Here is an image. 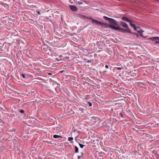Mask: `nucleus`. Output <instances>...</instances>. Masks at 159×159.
Instances as JSON below:
<instances>
[{"label": "nucleus", "mask_w": 159, "mask_h": 159, "mask_svg": "<svg viewBox=\"0 0 159 159\" xmlns=\"http://www.w3.org/2000/svg\"><path fill=\"white\" fill-rule=\"evenodd\" d=\"M118 25H116V30L118 31L119 32L124 33H130V32L131 30L129 29V27H128L127 28H125L126 29L121 28L119 27V23H118Z\"/></svg>", "instance_id": "nucleus-1"}, {"label": "nucleus", "mask_w": 159, "mask_h": 159, "mask_svg": "<svg viewBox=\"0 0 159 159\" xmlns=\"http://www.w3.org/2000/svg\"><path fill=\"white\" fill-rule=\"evenodd\" d=\"M103 18L106 20L108 21V22L110 24L114 25H118V23L119 22L116 21L115 19L108 17L106 16H103Z\"/></svg>", "instance_id": "nucleus-2"}, {"label": "nucleus", "mask_w": 159, "mask_h": 159, "mask_svg": "<svg viewBox=\"0 0 159 159\" xmlns=\"http://www.w3.org/2000/svg\"><path fill=\"white\" fill-rule=\"evenodd\" d=\"M91 19L92 22L95 23L96 25H100L102 27L104 28H105L106 23L102 22L101 21H98L97 20L94 19L93 18Z\"/></svg>", "instance_id": "nucleus-3"}, {"label": "nucleus", "mask_w": 159, "mask_h": 159, "mask_svg": "<svg viewBox=\"0 0 159 159\" xmlns=\"http://www.w3.org/2000/svg\"><path fill=\"white\" fill-rule=\"evenodd\" d=\"M99 120V118L97 117H92L90 120V123L92 125H94Z\"/></svg>", "instance_id": "nucleus-4"}, {"label": "nucleus", "mask_w": 159, "mask_h": 159, "mask_svg": "<svg viewBox=\"0 0 159 159\" xmlns=\"http://www.w3.org/2000/svg\"><path fill=\"white\" fill-rule=\"evenodd\" d=\"M116 26L112 24H109L106 23V26L105 28H110L111 29L114 30H116Z\"/></svg>", "instance_id": "nucleus-5"}, {"label": "nucleus", "mask_w": 159, "mask_h": 159, "mask_svg": "<svg viewBox=\"0 0 159 159\" xmlns=\"http://www.w3.org/2000/svg\"><path fill=\"white\" fill-rule=\"evenodd\" d=\"M69 7L70 9L74 11H77L78 10V9L77 7L73 5H70Z\"/></svg>", "instance_id": "nucleus-6"}, {"label": "nucleus", "mask_w": 159, "mask_h": 159, "mask_svg": "<svg viewBox=\"0 0 159 159\" xmlns=\"http://www.w3.org/2000/svg\"><path fill=\"white\" fill-rule=\"evenodd\" d=\"M120 25L124 28H127V27H129L128 25L124 21H120Z\"/></svg>", "instance_id": "nucleus-7"}, {"label": "nucleus", "mask_w": 159, "mask_h": 159, "mask_svg": "<svg viewBox=\"0 0 159 159\" xmlns=\"http://www.w3.org/2000/svg\"><path fill=\"white\" fill-rule=\"evenodd\" d=\"M122 20H124L125 21L130 22H132L133 20H131L130 19H128V18H126V17L125 16H123L121 18Z\"/></svg>", "instance_id": "nucleus-8"}, {"label": "nucleus", "mask_w": 159, "mask_h": 159, "mask_svg": "<svg viewBox=\"0 0 159 159\" xmlns=\"http://www.w3.org/2000/svg\"><path fill=\"white\" fill-rule=\"evenodd\" d=\"M78 17H79V18H82V19L87 18L89 19H90L91 20V18H92L91 17H88L83 16V15H82L81 14L78 15Z\"/></svg>", "instance_id": "nucleus-9"}, {"label": "nucleus", "mask_w": 159, "mask_h": 159, "mask_svg": "<svg viewBox=\"0 0 159 159\" xmlns=\"http://www.w3.org/2000/svg\"><path fill=\"white\" fill-rule=\"evenodd\" d=\"M148 39L151 40L152 41H156L157 40H159V37H153L149 38Z\"/></svg>", "instance_id": "nucleus-10"}, {"label": "nucleus", "mask_w": 159, "mask_h": 159, "mask_svg": "<svg viewBox=\"0 0 159 159\" xmlns=\"http://www.w3.org/2000/svg\"><path fill=\"white\" fill-rule=\"evenodd\" d=\"M138 85L139 87L141 88L145 86L144 84L143 83L140 82L138 83Z\"/></svg>", "instance_id": "nucleus-11"}, {"label": "nucleus", "mask_w": 159, "mask_h": 159, "mask_svg": "<svg viewBox=\"0 0 159 159\" xmlns=\"http://www.w3.org/2000/svg\"><path fill=\"white\" fill-rule=\"evenodd\" d=\"M53 137L55 139H57V138H62V137H61L60 135H56V134L54 135L53 136Z\"/></svg>", "instance_id": "nucleus-12"}, {"label": "nucleus", "mask_w": 159, "mask_h": 159, "mask_svg": "<svg viewBox=\"0 0 159 159\" xmlns=\"http://www.w3.org/2000/svg\"><path fill=\"white\" fill-rule=\"evenodd\" d=\"M137 31L138 33L140 34H142L143 32L144 31L141 29H139V30H137Z\"/></svg>", "instance_id": "nucleus-13"}, {"label": "nucleus", "mask_w": 159, "mask_h": 159, "mask_svg": "<svg viewBox=\"0 0 159 159\" xmlns=\"http://www.w3.org/2000/svg\"><path fill=\"white\" fill-rule=\"evenodd\" d=\"M79 149L76 146H75V152L76 153L78 152Z\"/></svg>", "instance_id": "nucleus-14"}, {"label": "nucleus", "mask_w": 159, "mask_h": 159, "mask_svg": "<svg viewBox=\"0 0 159 159\" xmlns=\"http://www.w3.org/2000/svg\"><path fill=\"white\" fill-rule=\"evenodd\" d=\"M73 137H69L68 139V141H70V142L71 143H72V141L73 140Z\"/></svg>", "instance_id": "nucleus-15"}, {"label": "nucleus", "mask_w": 159, "mask_h": 159, "mask_svg": "<svg viewBox=\"0 0 159 159\" xmlns=\"http://www.w3.org/2000/svg\"><path fill=\"white\" fill-rule=\"evenodd\" d=\"M129 24L131 25V26L133 28L136 26V25L135 24L132 23H131V22H129Z\"/></svg>", "instance_id": "nucleus-16"}, {"label": "nucleus", "mask_w": 159, "mask_h": 159, "mask_svg": "<svg viewBox=\"0 0 159 159\" xmlns=\"http://www.w3.org/2000/svg\"><path fill=\"white\" fill-rule=\"evenodd\" d=\"M79 145L80 146V147L81 148H83V147L85 146V145H83V144H81V143H79Z\"/></svg>", "instance_id": "nucleus-17"}, {"label": "nucleus", "mask_w": 159, "mask_h": 159, "mask_svg": "<svg viewBox=\"0 0 159 159\" xmlns=\"http://www.w3.org/2000/svg\"><path fill=\"white\" fill-rule=\"evenodd\" d=\"M77 3L80 5L83 4L82 2L81 1H78L77 2Z\"/></svg>", "instance_id": "nucleus-18"}, {"label": "nucleus", "mask_w": 159, "mask_h": 159, "mask_svg": "<svg viewBox=\"0 0 159 159\" xmlns=\"http://www.w3.org/2000/svg\"><path fill=\"white\" fill-rule=\"evenodd\" d=\"M130 32L129 34H133V35H136V33L133 32L131 31V30H130Z\"/></svg>", "instance_id": "nucleus-19"}, {"label": "nucleus", "mask_w": 159, "mask_h": 159, "mask_svg": "<svg viewBox=\"0 0 159 159\" xmlns=\"http://www.w3.org/2000/svg\"><path fill=\"white\" fill-rule=\"evenodd\" d=\"M87 103L89 104V107H91L92 106V103L90 102H88Z\"/></svg>", "instance_id": "nucleus-20"}, {"label": "nucleus", "mask_w": 159, "mask_h": 159, "mask_svg": "<svg viewBox=\"0 0 159 159\" xmlns=\"http://www.w3.org/2000/svg\"><path fill=\"white\" fill-rule=\"evenodd\" d=\"M119 116L122 117H123V114L122 112H120L119 114Z\"/></svg>", "instance_id": "nucleus-21"}, {"label": "nucleus", "mask_w": 159, "mask_h": 159, "mask_svg": "<svg viewBox=\"0 0 159 159\" xmlns=\"http://www.w3.org/2000/svg\"><path fill=\"white\" fill-rule=\"evenodd\" d=\"M79 110L80 111L82 112H84V109L83 108H80Z\"/></svg>", "instance_id": "nucleus-22"}, {"label": "nucleus", "mask_w": 159, "mask_h": 159, "mask_svg": "<svg viewBox=\"0 0 159 159\" xmlns=\"http://www.w3.org/2000/svg\"><path fill=\"white\" fill-rule=\"evenodd\" d=\"M139 35L141 37H142L143 38H145L146 37H145V36H143V33L142 34H140Z\"/></svg>", "instance_id": "nucleus-23"}, {"label": "nucleus", "mask_w": 159, "mask_h": 159, "mask_svg": "<svg viewBox=\"0 0 159 159\" xmlns=\"http://www.w3.org/2000/svg\"><path fill=\"white\" fill-rule=\"evenodd\" d=\"M20 112L21 113H23L25 112V111L23 110H20Z\"/></svg>", "instance_id": "nucleus-24"}, {"label": "nucleus", "mask_w": 159, "mask_h": 159, "mask_svg": "<svg viewBox=\"0 0 159 159\" xmlns=\"http://www.w3.org/2000/svg\"><path fill=\"white\" fill-rule=\"evenodd\" d=\"M134 30L135 31H137V30H138L137 29V28L136 27V26L134 28Z\"/></svg>", "instance_id": "nucleus-25"}, {"label": "nucleus", "mask_w": 159, "mask_h": 159, "mask_svg": "<svg viewBox=\"0 0 159 159\" xmlns=\"http://www.w3.org/2000/svg\"><path fill=\"white\" fill-rule=\"evenodd\" d=\"M116 68L117 70H120L121 69V67H116Z\"/></svg>", "instance_id": "nucleus-26"}, {"label": "nucleus", "mask_w": 159, "mask_h": 159, "mask_svg": "<svg viewBox=\"0 0 159 159\" xmlns=\"http://www.w3.org/2000/svg\"><path fill=\"white\" fill-rule=\"evenodd\" d=\"M36 12H37V13L38 14V15H40L41 14V13H40V12L39 11H37Z\"/></svg>", "instance_id": "nucleus-27"}, {"label": "nucleus", "mask_w": 159, "mask_h": 159, "mask_svg": "<svg viewBox=\"0 0 159 159\" xmlns=\"http://www.w3.org/2000/svg\"><path fill=\"white\" fill-rule=\"evenodd\" d=\"M21 75L22 76L23 78H25V75L24 74H22Z\"/></svg>", "instance_id": "nucleus-28"}, {"label": "nucleus", "mask_w": 159, "mask_h": 159, "mask_svg": "<svg viewBox=\"0 0 159 159\" xmlns=\"http://www.w3.org/2000/svg\"><path fill=\"white\" fill-rule=\"evenodd\" d=\"M155 43L156 44H159V41H155Z\"/></svg>", "instance_id": "nucleus-29"}, {"label": "nucleus", "mask_w": 159, "mask_h": 159, "mask_svg": "<svg viewBox=\"0 0 159 159\" xmlns=\"http://www.w3.org/2000/svg\"><path fill=\"white\" fill-rule=\"evenodd\" d=\"M91 62V60H88L86 62H87V63H89V62Z\"/></svg>", "instance_id": "nucleus-30"}, {"label": "nucleus", "mask_w": 159, "mask_h": 159, "mask_svg": "<svg viewBox=\"0 0 159 159\" xmlns=\"http://www.w3.org/2000/svg\"><path fill=\"white\" fill-rule=\"evenodd\" d=\"M105 67L106 68H108V65H106Z\"/></svg>", "instance_id": "nucleus-31"}, {"label": "nucleus", "mask_w": 159, "mask_h": 159, "mask_svg": "<svg viewBox=\"0 0 159 159\" xmlns=\"http://www.w3.org/2000/svg\"><path fill=\"white\" fill-rule=\"evenodd\" d=\"M81 157V156H78L77 157H78V159H80Z\"/></svg>", "instance_id": "nucleus-32"}, {"label": "nucleus", "mask_w": 159, "mask_h": 159, "mask_svg": "<svg viewBox=\"0 0 159 159\" xmlns=\"http://www.w3.org/2000/svg\"><path fill=\"white\" fill-rule=\"evenodd\" d=\"M136 28H137V29H139L140 28V27L139 26H136Z\"/></svg>", "instance_id": "nucleus-33"}, {"label": "nucleus", "mask_w": 159, "mask_h": 159, "mask_svg": "<svg viewBox=\"0 0 159 159\" xmlns=\"http://www.w3.org/2000/svg\"><path fill=\"white\" fill-rule=\"evenodd\" d=\"M48 74L49 75H52V73H48Z\"/></svg>", "instance_id": "nucleus-34"}, {"label": "nucleus", "mask_w": 159, "mask_h": 159, "mask_svg": "<svg viewBox=\"0 0 159 159\" xmlns=\"http://www.w3.org/2000/svg\"><path fill=\"white\" fill-rule=\"evenodd\" d=\"M64 71V70H62L60 72V73H61Z\"/></svg>", "instance_id": "nucleus-35"}, {"label": "nucleus", "mask_w": 159, "mask_h": 159, "mask_svg": "<svg viewBox=\"0 0 159 159\" xmlns=\"http://www.w3.org/2000/svg\"><path fill=\"white\" fill-rule=\"evenodd\" d=\"M154 0L157 1V2H158L159 3V0Z\"/></svg>", "instance_id": "nucleus-36"}, {"label": "nucleus", "mask_w": 159, "mask_h": 159, "mask_svg": "<svg viewBox=\"0 0 159 159\" xmlns=\"http://www.w3.org/2000/svg\"><path fill=\"white\" fill-rule=\"evenodd\" d=\"M81 156H82L83 155V154H84V153H83V152H81Z\"/></svg>", "instance_id": "nucleus-37"}, {"label": "nucleus", "mask_w": 159, "mask_h": 159, "mask_svg": "<svg viewBox=\"0 0 159 159\" xmlns=\"http://www.w3.org/2000/svg\"><path fill=\"white\" fill-rule=\"evenodd\" d=\"M136 36H137V37H139V35L138 34H136Z\"/></svg>", "instance_id": "nucleus-38"}, {"label": "nucleus", "mask_w": 159, "mask_h": 159, "mask_svg": "<svg viewBox=\"0 0 159 159\" xmlns=\"http://www.w3.org/2000/svg\"><path fill=\"white\" fill-rule=\"evenodd\" d=\"M77 137H76L75 138V141H76V140L77 139Z\"/></svg>", "instance_id": "nucleus-39"}, {"label": "nucleus", "mask_w": 159, "mask_h": 159, "mask_svg": "<svg viewBox=\"0 0 159 159\" xmlns=\"http://www.w3.org/2000/svg\"><path fill=\"white\" fill-rule=\"evenodd\" d=\"M104 72H107V71H104Z\"/></svg>", "instance_id": "nucleus-40"}, {"label": "nucleus", "mask_w": 159, "mask_h": 159, "mask_svg": "<svg viewBox=\"0 0 159 159\" xmlns=\"http://www.w3.org/2000/svg\"><path fill=\"white\" fill-rule=\"evenodd\" d=\"M111 111H113V109H111Z\"/></svg>", "instance_id": "nucleus-41"}, {"label": "nucleus", "mask_w": 159, "mask_h": 159, "mask_svg": "<svg viewBox=\"0 0 159 159\" xmlns=\"http://www.w3.org/2000/svg\"><path fill=\"white\" fill-rule=\"evenodd\" d=\"M158 62L159 63V61H158Z\"/></svg>", "instance_id": "nucleus-42"}, {"label": "nucleus", "mask_w": 159, "mask_h": 159, "mask_svg": "<svg viewBox=\"0 0 159 159\" xmlns=\"http://www.w3.org/2000/svg\"><path fill=\"white\" fill-rule=\"evenodd\" d=\"M40 159H42V158H40Z\"/></svg>", "instance_id": "nucleus-43"}]
</instances>
